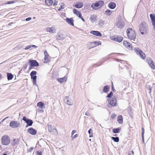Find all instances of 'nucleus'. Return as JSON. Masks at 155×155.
<instances>
[{
  "instance_id": "1",
  "label": "nucleus",
  "mask_w": 155,
  "mask_h": 155,
  "mask_svg": "<svg viewBox=\"0 0 155 155\" xmlns=\"http://www.w3.org/2000/svg\"><path fill=\"white\" fill-rule=\"evenodd\" d=\"M139 30L140 33L143 35H146L149 32V28L145 22H142L139 26Z\"/></svg>"
},
{
  "instance_id": "2",
  "label": "nucleus",
  "mask_w": 155,
  "mask_h": 155,
  "mask_svg": "<svg viewBox=\"0 0 155 155\" xmlns=\"http://www.w3.org/2000/svg\"><path fill=\"white\" fill-rule=\"evenodd\" d=\"M127 34L128 38L135 41L136 35L135 32L131 28H128L127 30Z\"/></svg>"
},
{
  "instance_id": "3",
  "label": "nucleus",
  "mask_w": 155,
  "mask_h": 155,
  "mask_svg": "<svg viewBox=\"0 0 155 155\" xmlns=\"http://www.w3.org/2000/svg\"><path fill=\"white\" fill-rule=\"evenodd\" d=\"M1 141L3 145H7L10 142V138L7 135H4L2 138Z\"/></svg>"
},
{
  "instance_id": "4",
  "label": "nucleus",
  "mask_w": 155,
  "mask_h": 155,
  "mask_svg": "<svg viewBox=\"0 0 155 155\" xmlns=\"http://www.w3.org/2000/svg\"><path fill=\"white\" fill-rule=\"evenodd\" d=\"M134 51L136 53L140 56L141 58L144 59H145V54L139 48H136L134 49Z\"/></svg>"
},
{
  "instance_id": "5",
  "label": "nucleus",
  "mask_w": 155,
  "mask_h": 155,
  "mask_svg": "<svg viewBox=\"0 0 155 155\" xmlns=\"http://www.w3.org/2000/svg\"><path fill=\"white\" fill-rule=\"evenodd\" d=\"M124 25V22L121 19H118L116 23V27L119 28H123Z\"/></svg>"
},
{
  "instance_id": "6",
  "label": "nucleus",
  "mask_w": 155,
  "mask_h": 155,
  "mask_svg": "<svg viewBox=\"0 0 155 155\" xmlns=\"http://www.w3.org/2000/svg\"><path fill=\"white\" fill-rule=\"evenodd\" d=\"M28 63L30 64V66L29 68V70L31 69L34 67H38L39 65L38 63L35 60H30Z\"/></svg>"
},
{
  "instance_id": "7",
  "label": "nucleus",
  "mask_w": 155,
  "mask_h": 155,
  "mask_svg": "<svg viewBox=\"0 0 155 155\" xmlns=\"http://www.w3.org/2000/svg\"><path fill=\"white\" fill-rule=\"evenodd\" d=\"M22 120L27 124L26 127L29 126H31L33 123V121L32 120L28 118L25 116L23 117Z\"/></svg>"
},
{
  "instance_id": "8",
  "label": "nucleus",
  "mask_w": 155,
  "mask_h": 155,
  "mask_svg": "<svg viewBox=\"0 0 155 155\" xmlns=\"http://www.w3.org/2000/svg\"><path fill=\"white\" fill-rule=\"evenodd\" d=\"M66 37V36L63 33L60 32H58L57 36L56 38L58 40H61L64 39Z\"/></svg>"
},
{
  "instance_id": "9",
  "label": "nucleus",
  "mask_w": 155,
  "mask_h": 155,
  "mask_svg": "<svg viewBox=\"0 0 155 155\" xmlns=\"http://www.w3.org/2000/svg\"><path fill=\"white\" fill-rule=\"evenodd\" d=\"M147 61L151 68L152 69L154 70L155 69V65L151 58L149 57L147 58Z\"/></svg>"
},
{
  "instance_id": "10",
  "label": "nucleus",
  "mask_w": 155,
  "mask_h": 155,
  "mask_svg": "<svg viewBox=\"0 0 155 155\" xmlns=\"http://www.w3.org/2000/svg\"><path fill=\"white\" fill-rule=\"evenodd\" d=\"M19 125V123L17 121H12L11 122L9 125L12 128H15L18 127Z\"/></svg>"
},
{
  "instance_id": "11",
  "label": "nucleus",
  "mask_w": 155,
  "mask_h": 155,
  "mask_svg": "<svg viewBox=\"0 0 155 155\" xmlns=\"http://www.w3.org/2000/svg\"><path fill=\"white\" fill-rule=\"evenodd\" d=\"M111 39L114 41L120 42L122 41L123 38L118 36H114L111 38Z\"/></svg>"
},
{
  "instance_id": "12",
  "label": "nucleus",
  "mask_w": 155,
  "mask_h": 155,
  "mask_svg": "<svg viewBox=\"0 0 155 155\" xmlns=\"http://www.w3.org/2000/svg\"><path fill=\"white\" fill-rule=\"evenodd\" d=\"M124 46L125 48L131 50H132V46L127 41H124L123 42Z\"/></svg>"
},
{
  "instance_id": "13",
  "label": "nucleus",
  "mask_w": 155,
  "mask_h": 155,
  "mask_svg": "<svg viewBox=\"0 0 155 155\" xmlns=\"http://www.w3.org/2000/svg\"><path fill=\"white\" fill-rule=\"evenodd\" d=\"M48 130L52 134H54L57 132V130L54 128V127L51 125H48Z\"/></svg>"
},
{
  "instance_id": "14",
  "label": "nucleus",
  "mask_w": 155,
  "mask_h": 155,
  "mask_svg": "<svg viewBox=\"0 0 155 155\" xmlns=\"http://www.w3.org/2000/svg\"><path fill=\"white\" fill-rule=\"evenodd\" d=\"M91 44V47L89 48V49L92 48H93L99 45H101V41H95L94 42H92L90 43Z\"/></svg>"
},
{
  "instance_id": "15",
  "label": "nucleus",
  "mask_w": 155,
  "mask_h": 155,
  "mask_svg": "<svg viewBox=\"0 0 155 155\" xmlns=\"http://www.w3.org/2000/svg\"><path fill=\"white\" fill-rule=\"evenodd\" d=\"M28 131L29 134L32 135H35L37 132L36 130L32 127L29 128L28 130Z\"/></svg>"
},
{
  "instance_id": "16",
  "label": "nucleus",
  "mask_w": 155,
  "mask_h": 155,
  "mask_svg": "<svg viewBox=\"0 0 155 155\" xmlns=\"http://www.w3.org/2000/svg\"><path fill=\"white\" fill-rule=\"evenodd\" d=\"M45 55L44 59L45 61V63H47L50 61V59L49 58V54L46 50H45L44 52Z\"/></svg>"
},
{
  "instance_id": "17",
  "label": "nucleus",
  "mask_w": 155,
  "mask_h": 155,
  "mask_svg": "<svg viewBox=\"0 0 155 155\" xmlns=\"http://www.w3.org/2000/svg\"><path fill=\"white\" fill-rule=\"evenodd\" d=\"M46 31L47 32L52 34L55 33L56 31L54 27H47L46 28Z\"/></svg>"
},
{
  "instance_id": "18",
  "label": "nucleus",
  "mask_w": 155,
  "mask_h": 155,
  "mask_svg": "<svg viewBox=\"0 0 155 155\" xmlns=\"http://www.w3.org/2000/svg\"><path fill=\"white\" fill-rule=\"evenodd\" d=\"M150 16L152 23V25L155 28V15L151 14Z\"/></svg>"
},
{
  "instance_id": "19",
  "label": "nucleus",
  "mask_w": 155,
  "mask_h": 155,
  "mask_svg": "<svg viewBox=\"0 0 155 155\" xmlns=\"http://www.w3.org/2000/svg\"><path fill=\"white\" fill-rule=\"evenodd\" d=\"M116 99L115 98H112L109 102L110 104L114 107L116 106Z\"/></svg>"
},
{
  "instance_id": "20",
  "label": "nucleus",
  "mask_w": 155,
  "mask_h": 155,
  "mask_svg": "<svg viewBox=\"0 0 155 155\" xmlns=\"http://www.w3.org/2000/svg\"><path fill=\"white\" fill-rule=\"evenodd\" d=\"M90 33L98 36H101L102 34L99 31H93L90 32Z\"/></svg>"
},
{
  "instance_id": "21",
  "label": "nucleus",
  "mask_w": 155,
  "mask_h": 155,
  "mask_svg": "<svg viewBox=\"0 0 155 155\" xmlns=\"http://www.w3.org/2000/svg\"><path fill=\"white\" fill-rule=\"evenodd\" d=\"M68 96L64 98V101L69 105H73V103L70 100H68Z\"/></svg>"
},
{
  "instance_id": "22",
  "label": "nucleus",
  "mask_w": 155,
  "mask_h": 155,
  "mask_svg": "<svg viewBox=\"0 0 155 155\" xmlns=\"http://www.w3.org/2000/svg\"><path fill=\"white\" fill-rule=\"evenodd\" d=\"M66 21L69 24L72 26H74V21L72 18H67L66 19Z\"/></svg>"
},
{
  "instance_id": "23",
  "label": "nucleus",
  "mask_w": 155,
  "mask_h": 155,
  "mask_svg": "<svg viewBox=\"0 0 155 155\" xmlns=\"http://www.w3.org/2000/svg\"><path fill=\"white\" fill-rule=\"evenodd\" d=\"M37 72L35 71H32L30 73V76L31 79H37V76L36 75Z\"/></svg>"
},
{
  "instance_id": "24",
  "label": "nucleus",
  "mask_w": 155,
  "mask_h": 155,
  "mask_svg": "<svg viewBox=\"0 0 155 155\" xmlns=\"http://www.w3.org/2000/svg\"><path fill=\"white\" fill-rule=\"evenodd\" d=\"M19 143L18 139H14L12 142V145L13 146H15L18 145Z\"/></svg>"
},
{
  "instance_id": "25",
  "label": "nucleus",
  "mask_w": 155,
  "mask_h": 155,
  "mask_svg": "<svg viewBox=\"0 0 155 155\" xmlns=\"http://www.w3.org/2000/svg\"><path fill=\"white\" fill-rule=\"evenodd\" d=\"M74 6L77 8H81L83 6V3L82 2H78Z\"/></svg>"
},
{
  "instance_id": "26",
  "label": "nucleus",
  "mask_w": 155,
  "mask_h": 155,
  "mask_svg": "<svg viewBox=\"0 0 155 155\" xmlns=\"http://www.w3.org/2000/svg\"><path fill=\"white\" fill-rule=\"evenodd\" d=\"M67 78L65 76L63 78H58L57 79V81L59 82L62 83L66 81H67Z\"/></svg>"
},
{
  "instance_id": "27",
  "label": "nucleus",
  "mask_w": 155,
  "mask_h": 155,
  "mask_svg": "<svg viewBox=\"0 0 155 155\" xmlns=\"http://www.w3.org/2000/svg\"><path fill=\"white\" fill-rule=\"evenodd\" d=\"M108 6L110 8L113 9L116 7V5L115 3L111 2L109 4Z\"/></svg>"
},
{
  "instance_id": "28",
  "label": "nucleus",
  "mask_w": 155,
  "mask_h": 155,
  "mask_svg": "<svg viewBox=\"0 0 155 155\" xmlns=\"http://www.w3.org/2000/svg\"><path fill=\"white\" fill-rule=\"evenodd\" d=\"M73 12L74 14H75L79 18H81L82 16L80 12L77 11L76 9H74L73 10Z\"/></svg>"
},
{
  "instance_id": "29",
  "label": "nucleus",
  "mask_w": 155,
  "mask_h": 155,
  "mask_svg": "<svg viewBox=\"0 0 155 155\" xmlns=\"http://www.w3.org/2000/svg\"><path fill=\"white\" fill-rule=\"evenodd\" d=\"M117 120L119 124H122L123 123V118L121 115H119L118 116Z\"/></svg>"
},
{
  "instance_id": "30",
  "label": "nucleus",
  "mask_w": 155,
  "mask_h": 155,
  "mask_svg": "<svg viewBox=\"0 0 155 155\" xmlns=\"http://www.w3.org/2000/svg\"><path fill=\"white\" fill-rule=\"evenodd\" d=\"M100 7V5L97 2H96L95 4H93L91 5V8L94 9H96V7Z\"/></svg>"
},
{
  "instance_id": "31",
  "label": "nucleus",
  "mask_w": 155,
  "mask_h": 155,
  "mask_svg": "<svg viewBox=\"0 0 155 155\" xmlns=\"http://www.w3.org/2000/svg\"><path fill=\"white\" fill-rule=\"evenodd\" d=\"M45 104L42 102H39L37 103V106L40 108H42L45 106Z\"/></svg>"
},
{
  "instance_id": "32",
  "label": "nucleus",
  "mask_w": 155,
  "mask_h": 155,
  "mask_svg": "<svg viewBox=\"0 0 155 155\" xmlns=\"http://www.w3.org/2000/svg\"><path fill=\"white\" fill-rule=\"evenodd\" d=\"M110 89V87L109 86L106 85L104 87L103 91L105 93H107L108 92Z\"/></svg>"
},
{
  "instance_id": "33",
  "label": "nucleus",
  "mask_w": 155,
  "mask_h": 155,
  "mask_svg": "<svg viewBox=\"0 0 155 155\" xmlns=\"http://www.w3.org/2000/svg\"><path fill=\"white\" fill-rule=\"evenodd\" d=\"M7 79L8 80L12 79L13 78V75L12 74L9 73H7Z\"/></svg>"
},
{
  "instance_id": "34",
  "label": "nucleus",
  "mask_w": 155,
  "mask_h": 155,
  "mask_svg": "<svg viewBox=\"0 0 155 155\" xmlns=\"http://www.w3.org/2000/svg\"><path fill=\"white\" fill-rule=\"evenodd\" d=\"M45 3L47 5L50 6L53 4V1L52 0H45Z\"/></svg>"
},
{
  "instance_id": "35",
  "label": "nucleus",
  "mask_w": 155,
  "mask_h": 155,
  "mask_svg": "<svg viewBox=\"0 0 155 155\" xmlns=\"http://www.w3.org/2000/svg\"><path fill=\"white\" fill-rule=\"evenodd\" d=\"M97 16L96 15H93L91 16L90 19L91 21L94 22L96 20Z\"/></svg>"
},
{
  "instance_id": "36",
  "label": "nucleus",
  "mask_w": 155,
  "mask_h": 155,
  "mask_svg": "<svg viewBox=\"0 0 155 155\" xmlns=\"http://www.w3.org/2000/svg\"><path fill=\"white\" fill-rule=\"evenodd\" d=\"M111 139L116 142H118L119 141V138L118 137H112Z\"/></svg>"
},
{
  "instance_id": "37",
  "label": "nucleus",
  "mask_w": 155,
  "mask_h": 155,
  "mask_svg": "<svg viewBox=\"0 0 155 155\" xmlns=\"http://www.w3.org/2000/svg\"><path fill=\"white\" fill-rule=\"evenodd\" d=\"M105 12L106 15H107L110 16L112 13V11L111 10L107 9Z\"/></svg>"
},
{
  "instance_id": "38",
  "label": "nucleus",
  "mask_w": 155,
  "mask_h": 155,
  "mask_svg": "<svg viewBox=\"0 0 155 155\" xmlns=\"http://www.w3.org/2000/svg\"><path fill=\"white\" fill-rule=\"evenodd\" d=\"M120 129L119 128H115L113 130V132L114 133H117L120 131Z\"/></svg>"
},
{
  "instance_id": "39",
  "label": "nucleus",
  "mask_w": 155,
  "mask_h": 155,
  "mask_svg": "<svg viewBox=\"0 0 155 155\" xmlns=\"http://www.w3.org/2000/svg\"><path fill=\"white\" fill-rule=\"evenodd\" d=\"M88 133L89 134V137H93V134L92 132V130L90 129L88 131Z\"/></svg>"
},
{
  "instance_id": "40",
  "label": "nucleus",
  "mask_w": 155,
  "mask_h": 155,
  "mask_svg": "<svg viewBox=\"0 0 155 155\" xmlns=\"http://www.w3.org/2000/svg\"><path fill=\"white\" fill-rule=\"evenodd\" d=\"M100 5V7H101L104 5V2L103 1L100 0L97 2Z\"/></svg>"
},
{
  "instance_id": "41",
  "label": "nucleus",
  "mask_w": 155,
  "mask_h": 155,
  "mask_svg": "<svg viewBox=\"0 0 155 155\" xmlns=\"http://www.w3.org/2000/svg\"><path fill=\"white\" fill-rule=\"evenodd\" d=\"M113 93L112 91H110V93L107 94V97L110 98L113 95Z\"/></svg>"
},
{
  "instance_id": "42",
  "label": "nucleus",
  "mask_w": 155,
  "mask_h": 155,
  "mask_svg": "<svg viewBox=\"0 0 155 155\" xmlns=\"http://www.w3.org/2000/svg\"><path fill=\"white\" fill-rule=\"evenodd\" d=\"M36 79H35L34 78V79H33V85H36L38 87V85L36 83Z\"/></svg>"
},
{
  "instance_id": "43",
  "label": "nucleus",
  "mask_w": 155,
  "mask_h": 155,
  "mask_svg": "<svg viewBox=\"0 0 155 155\" xmlns=\"http://www.w3.org/2000/svg\"><path fill=\"white\" fill-rule=\"evenodd\" d=\"M64 5V3H62L61 5L60 8H59L58 9V10L60 11L61 10V9H63L64 8L63 6Z\"/></svg>"
},
{
  "instance_id": "44",
  "label": "nucleus",
  "mask_w": 155,
  "mask_h": 155,
  "mask_svg": "<svg viewBox=\"0 0 155 155\" xmlns=\"http://www.w3.org/2000/svg\"><path fill=\"white\" fill-rule=\"evenodd\" d=\"M36 155H42V152L41 151H37L36 152Z\"/></svg>"
},
{
  "instance_id": "45",
  "label": "nucleus",
  "mask_w": 155,
  "mask_h": 155,
  "mask_svg": "<svg viewBox=\"0 0 155 155\" xmlns=\"http://www.w3.org/2000/svg\"><path fill=\"white\" fill-rule=\"evenodd\" d=\"M103 23V21H100L99 22V23H98V24L99 25V26L100 27H102V24Z\"/></svg>"
},
{
  "instance_id": "46",
  "label": "nucleus",
  "mask_w": 155,
  "mask_h": 155,
  "mask_svg": "<svg viewBox=\"0 0 155 155\" xmlns=\"http://www.w3.org/2000/svg\"><path fill=\"white\" fill-rule=\"evenodd\" d=\"M31 48V46L30 45H29L28 46H27L26 48H25V50H28V49H30Z\"/></svg>"
},
{
  "instance_id": "47",
  "label": "nucleus",
  "mask_w": 155,
  "mask_h": 155,
  "mask_svg": "<svg viewBox=\"0 0 155 155\" xmlns=\"http://www.w3.org/2000/svg\"><path fill=\"white\" fill-rule=\"evenodd\" d=\"M58 1L56 0H54V2L53 5L54 6L56 5H57Z\"/></svg>"
},
{
  "instance_id": "48",
  "label": "nucleus",
  "mask_w": 155,
  "mask_h": 155,
  "mask_svg": "<svg viewBox=\"0 0 155 155\" xmlns=\"http://www.w3.org/2000/svg\"><path fill=\"white\" fill-rule=\"evenodd\" d=\"M33 149V147H31L29 149H28V151L29 152H31Z\"/></svg>"
},
{
  "instance_id": "49",
  "label": "nucleus",
  "mask_w": 155,
  "mask_h": 155,
  "mask_svg": "<svg viewBox=\"0 0 155 155\" xmlns=\"http://www.w3.org/2000/svg\"><path fill=\"white\" fill-rule=\"evenodd\" d=\"M142 135H144V129L143 127H142Z\"/></svg>"
},
{
  "instance_id": "50",
  "label": "nucleus",
  "mask_w": 155,
  "mask_h": 155,
  "mask_svg": "<svg viewBox=\"0 0 155 155\" xmlns=\"http://www.w3.org/2000/svg\"><path fill=\"white\" fill-rule=\"evenodd\" d=\"M31 19V17H28V18H27L25 19V20L26 21H29Z\"/></svg>"
},
{
  "instance_id": "51",
  "label": "nucleus",
  "mask_w": 155,
  "mask_h": 155,
  "mask_svg": "<svg viewBox=\"0 0 155 155\" xmlns=\"http://www.w3.org/2000/svg\"><path fill=\"white\" fill-rule=\"evenodd\" d=\"M76 132V130H72V133H71L72 135H73Z\"/></svg>"
},
{
  "instance_id": "52",
  "label": "nucleus",
  "mask_w": 155,
  "mask_h": 155,
  "mask_svg": "<svg viewBox=\"0 0 155 155\" xmlns=\"http://www.w3.org/2000/svg\"><path fill=\"white\" fill-rule=\"evenodd\" d=\"M78 135L77 134H76L75 135H74L73 137V139L75 138H76L77 137H78Z\"/></svg>"
},
{
  "instance_id": "53",
  "label": "nucleus",
  "mask_w": 155,
  "mask_h": 155,
  "mask_svg": "<svg viewBox=\"0 0 155 155\" xmlns=\"http://www.w3.org/2000/svg\"><path fill=\"white\" fill-rule=\"evenodd\" d=\"M81 18V19L82 20V21H84V22L85 21V20L82 17V16H81V18Z\"/></svg>"
},
{
  "instance_id": "54",
  "label": "nucleus",
  "mask_w": 155,
  "mask_h": 155,
  "mask_svg": "<svg viewBox=\"0 0 155 155\" xmlns=\"http://www.w3.org/2000/svg\"><path fill=\"white\" fill-rule=\"evenodd\" d=\"M85 115L87 116H89L90 114H89V113L88 112H86L85 113Z\"/></svg>"
},
{
  "instance_id": "55",
  "label": "nucleus",
  "mask_w": 155,
  "mask_h": 155,
  "mask_svg": "<svg viewBox=\"0 0 155 155\" xmlns=\"http://www.w3.org/2000/svg\"><path fill=\"white\" fill-rule=\"evenodd\" d=\"M112 90L113 91H114V90L115 91V90L114 89V86L113 85H112Z\"/></svg>"
},
{
  "instance_id": "56",
  "label": "nucleus",
  "mask_w": 155,
  "mask_h": 155,
  "mask_svg": "<svg viewBox=\"0 0 155 155\" xmlns=\"http://www.w3.org/2000/svg\"><path fill=\"white\" fill-rule=\"evenodd\" d=\"M142 141L143 142H144V135H142Z\"/></svg>"
},
{
  "instance_id": "57",
  "label": "nucleus",
  "mask_w": 155,
  "mask_h": 155,
  "mask_svg": "<svg viewBox=\"0 0 155 155\" xmlns=\"http://www.w3.org/2000/svg\"><path fill=\"white\" fill-rule=\"evenodd\" d=\"M13 3L12 1L8 2H7L8 4H10Z\"/></svg>"
},
{
  "instance_id": "58",
  "label": "nucleus",
  "mask_w": 155,
  "mask_h": 155,
  "mask_svg": "<svg viewBox=\"0 0 155 155\" xmlns=\"http://www.w3.org/2000/svg\"><path fill=\"white\" fill-rule=\"evenodd\" d=\"M31 47L35 48L37 47L36 46L34 45H31Z\"/></svg>"
},
{
  "instance_id": "59",
  "label": "nucleus",
  "mask_w": 155,
  "mask_h": 155,
  "mask_svg": "<svg viewBox=\"0 0 155 155\" xmlns=\"http://www.w3.org/2000/svg\"><path fill=\"white\" fill-rule=\"evenodd\" d=\"M151 88L150 87L149 88V91L150 93H151Z\"/></svg>"
},
{
  "instance_id": "60",
  "label": "nucleus",
  "mask_w": 155,
  "mask_h": 155,
  "mask_svg": "<svg viewBox=\"0 0 155 155\" xmlns=\"http://www.w3.org/2000/svg\"><path fill=\"white\" fill-rule=\"evenodd\" d=\"M128 155H133V154H131V152L130 151L128 152Z\"/></svg>"
},
{
  "instance_id": "61",
  "label": "nucleus",
  "mask_w": 155,
  "mask_h": 155,
  "mask_svg": "<svg viewBox=\"0 0 155 155\" xmlns=\"http://www.w3.org/2000/svg\"><path fill=\"white\" fill-rule=\"evenodd\" d=\"M131 153L133 154V155H134V152L133 151H130Z\"/></svg>"
},
{
  "instance_id": "62",
  "label": "nucleus",
  "mask_w": 155,
  "mask_h": 155,
  "mask_svg": "<svg viewBox=\"0 0 155 155\" xmlns=\"http://www.w3.org/2000/svg\"><path fill=\"white\" fill-rule=\"evenodd\" d=\"M12 22H10L9 23L8 25H11L12 24Z\"/></svg>"
},
{
  "instance_id": "63",
  "label": "nucleus",
  "mask_w": 155,
  "mask_h": 155,
  "mask_svg": "<svg viewBox=\"0 0 155 155\" xmlns=\"http://www.w3.org/2000/svg\"><path fill=\"white\" fill-rule=\"evenodd\" d=\"M2 155H7V153L6 152H5L4 154Z\"/></svg>"
},
{
  "instance_id": "64",
  "label": "nucleus",
  "mask_w": 155,
  "mask_h": 155,
  "mask_svg": "<svg viewBox=\"0 0 155 155\" xmlns=\"http://www.w3.org/2000/svg\"><path fill=\"white\" fill-rule=\"evenodd\" d=\"M8 117H6L5 118H4V119H3L2 120V121H4L5 119H6V118H7Z\"/></svg>"
}]
</instances>
